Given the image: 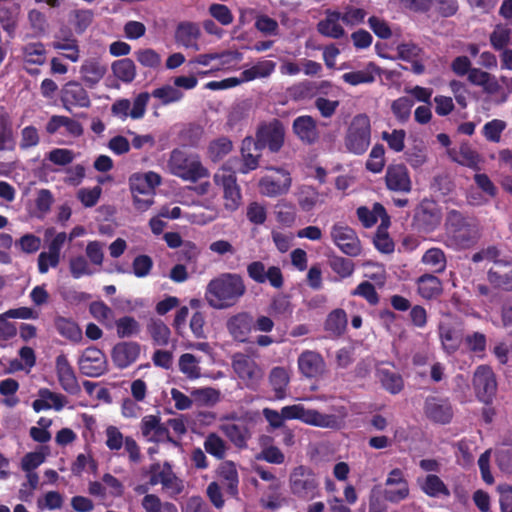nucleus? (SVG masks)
<instances>
[{"instance_id":"6e6d98bb","label":"nucleus","mask_w":512,"mask_h":512,"mask_svg":"<svg viewBox=\"0 0 512 512\" xmlns=\"http://www.w3.org/2000/svg\"><path fill=\"white\" fill-rule=\"evenodd\" d=\"M46 50L42 42L28 43L23 47L25 62L29 64L42 65L45 63Z\"/></svg>"},{"instance_id":"a18cd8bd","label":"nucleus","mask_w":512,"mask_h":512,"mask_svg":"<svg viewBox=\"0 0 512 512\" xmlns=\"http://www.w3.org/2000/svg\"><path fill=\"white\" fill-rule=\"evenodd\" d=\"M119 338L137 336L141 331L140 323L133 316H123L113 322Z\"/></svg>"},{"instance_id":"423d86ee","label":"nucleus","mask_w":512,"mask_h":512,"mask_svg":"<svg viewBox=\"0 0 512 512\" xmlns=\"http://www.w3.org/2000/svg\"><path fill=\"white\" fill-rule=\"evenodd\" d=\"M291 493L303 500L320 496L319 482L311 468L300 465L293 469L289 477Z\"/></svg>"},{"instance_id":"cd10ccee","label":"nucleus","mask_w":512,"mask_h":512,"mask_svg":"<svg viewBox=\"0 0 512 512\" xmlns=\"http://www.w3.org/2000/svg\"><path fill=\"white\" fill-rule=\"evenodd\" d=\"M146 330L154 346L164 347L169 344L171 331L162 319L151 317L146 324Z\"/></svg>"},{"instance_id":"0eeeda50","label":"nucleus","mask_w":512,"mask_h":512,"mask_svg":"<svg viewBox=\"0 0 512 512\" xmlns=\"http://www.w3.org/2000/svg\"><path fill=\"white\" fill-rule=\"evenodd\" d=\"M285 420H300L301 422L321 428H336L338 418L333 414H324L315 409H306L301 404L284 406L282 409Z\"/></svg>"},{"instance_id":"6e6552de","label":"nucleus","mask_w":512,"mask_h":512,"mask_svg":"<svg viewBox=\"0 0 512 512\" xmlns=\"http://www.w3.org/2000/svg\"><path fill=\"white\" fill-rule=\"evenodd\" d=\"M475 397L485 405H491L497 394L498 383L492 367L487 364L477 366L472 376Z\"/></svg>"},{"instance_id":"ddd939ff","label":"nucleus","mask_w":512,"mask_h":512,"mask_svg":"<svg viewBox=\"0 0 512 512\" xmlns=\"http://www.w3.org/2000/svg\"><path fill=\"white\" fill-rule=\"evenodd\" d=\"M80 372L88 377H99L108 370L104 352L94 346L86 348L78 361Z\"/></svg>"},{"instance_id":"a211bd4d","label":"nucleus","mask_w":512,"mask_h":512,"mask_svg":"<svg viewBox=\"0 0 512 512\" xmlns=\"http://www.w3.org/2000/svg\"><path fill=\"white\" fill-rule=\"evenodd\" d=\"M60 100L63 107L71 111L72 107L88 108L91 101L86 89L78 81H68L60 91Z\"/></svg>"},{"instance_id":"69168bd1","label":"nucleus","mask_w":512,"mask_h":512,"mask_svg":"<svg viewBox=\"0 0 512 512\" xmlns=\"http://www.w3.org/2000/svg\"><path fill=\"white\" fill-rule=\"evenodd\" d=\"M171 469L172 466L169 462H164L163 465H161L159 462L152 463L148 470L150 475L148 484L150 486H155L159 483L163 485L164 479L167 478Z\"/></svg>"},{"instance_id":"2eb2a0df","label":"nucleus","mask_w":512,"mask_h":512,"mask_svg":"<svg viewBox=\"0 0 512 512\" xmlns=\"http://www.w3.org/2000/svg\"><path fill=\"white\" fill-rule=\"evenodd\" d=\"M424 414L437 424H449L454 416L453 406L448 398L428 396L424 402Z\"/></svg>"},{"instance_id":"49530a36","label":"nucleus","mask_w":512,"mask_h":512,"mask_svg":"<svg viewBox=\"0 0 512 512\" xmlns=\"http://www.w3.org/2000/svg\"><path fill=\"white\" fill-rule=\"evenodd\" d=\"M314 81L303 80L288 88V94L293 101H307L316 97Z\"/></svg>"},{"instance_id":"e2e57ef3","label":"nucleus","mask_w":512,"mask_h":512,"mask_svg":"<svg viewBox=\"0 0 512 512\" xmlns=\"http://www.w3.org/2000/svg\"><path fill=\"white\" fill-rule=\"evenodd\" d=\"M384 154L385 149L382 144L374 145L366 162V169L372 173L381 172L385 165Z\"/></svg>"},{"instance_id":"37998d69","label":"nucleus","mask_w":512,"mask_h":512,"mask_svg":"<svg viewBox=\"0 0 512 512\" xmlns=\"http://www.w3.org/2000/svg\"><path fill=\"white\" fill-rule=\"evenodd\" d=\"M150 95L158 99L162 106L180 102L184 98V93L180 89L169 84L155 88Z\"/></svg>"},{"instance_id":"f3484780","label":"nucleus","mask_w":512,"mask_h":512,"mask_svg":"<svg viewBox=\"0 0 512 512\" xmlns=\"http://www.w3.org/2000/svg\"><path fill=\"white\" fill-rule=\"evenodd\" d=\"M55 371L61 388L70 395H77L81 391L74 368L64 353L55 359Z\"/></svg>"},{"instance_id":"dca6fc26","label":"nucleus","mask_w":512,"mask_h":512,"mask_svg":"<svg viewBox=\"0 0 512 512\" xmlns=\"http://www.w3.org/2000/svg\"><path fill=\"white\" fill-rule=\"evenodd\" d=\"M439 209L434 201L424 199L416 207L414 225L424 232L433 231L440 223Z\"/></svg>"},{"instance_id":"4be33fe9","label":"nucleus","mask_w":512,"mask_h":512,"mask_svg":"<svg viewBox=\"0 0 512 512\" xmlns=\"http://www.w3.org/2000/svg\"><path fill=\"white\" fill-rule=\"evenodd\" d=\"M141 347L138 342L117 343L111 352L114 365L119 369H125L133 364L140 355Z\"/></svg>"},{"instance_id":"a878e982","label":"nucleus","mask_w":512,"mask_h":512,"mask_svg":"<svg viewBox=\"0 0 512 512\" xmlns=\"http://www.w3.org/2000/svg\"><path fill=\"white\" fill-rule=\"evenodd\" d=\"M261 149L254 143V138L251 136L245 137L241 145V155L243 163L239 168L242 174L255 170L259 165V158L261 157Z\"/></svg>"},{"instance_id":"ea45409f","label":"nucleus","mask_w":512,"mask_h":512,"mask_svg":"<svg viewBox=\"0 0 512 512\" xmlns=\"http://www.w3.org/2000/svg\"><path fill=\"white\" fill-rule=\"evenodd\" d=\"M54 326L62 337L72 342H79L82 339V331L80 327L70 318L56 316L54 319Z\"/></svg>"},{"instance_id":"e433bc0d","label":"nucleus","mask_w":512,"mask_h":512,"mask_svg":"<svg viewBox=\"0 0 512 512\" xmlns=\"http://www.w3.org/2000/svg\"><path fill=\"white\" fill-rule=\"evenodd\" d=\"M347 314L341 309L332 310L324 323V329L333 337H339L344 334L347 328Z\"/></svg>"},{"instance_id":"8fccbe9b","label":"nucleus","mask_w":512,"mask_h":512,"mask_svg":"<svg viewBox=\"0 0 512 512\" xmlns=\"http://www.w3.org/2000/svg\"><path fill=\"white\" fill-rule=\"evenodd\" d=\"M413 106H414L413 99H411L407 96H402V97L395 99L392 102L391 111H392L394 117L396 118V120L399 123L404 124L410 119L411 110H412Z\"/></svg>"},{"instance_id":"f8f14e48","label":"nucleus","mask_w":512,"mask_h":512,"mask_svg":"<svg viewBox=\"0 0 512 512\" xmlns=\"http://www.w3.org/2000/svg\"><path fill=\"white\" fill-rule=\"evenodd\" d=\"M141 432L149 442L156 444L170 443L175 447L180 446V442L170 435L167 424L161 423V418L157 415H146L142 418Z\"/></svg>"},{"instance_id":"473e14b6","label":"nucleus","mask_w":512,"mask_h":512,"mask_svg":"<svg viewBox=\"0 0 512 512\" xmlns=\"http://www.w3.org/2000/svg\"><path fill=\"white\" fill-rule=\"evenodd\" d=\"M468 81L473 85L482 87L484 92L488 94H496L500 90V85L495 76L478 68L470 70Z\"/></svg>"},{"instance_id":"4d7b16f0","label":"nucleus","mask_w":512,"mask_h":512,"mask_svg":"<svg viewBox=\"0 0 512 512\" xmlns=\"http://www.w3.org/2000/svg\"><path fill=\"white\" fill-rule=\"evenodd\" d=\"M512 30L507 25H496L490 34V44L497 50L501 51L510 44Z\"/></svg>"},{"instance_id":"1a4fd4ad","label":"nucleus","mask_w":512,"mask_h":512,"mask_svg":"<svg viewBox=\"0 0 512 512\" xmlns=\"http://www.w3.org/2000/svg\"><path fill=\"white\" fill-rule=\"evenodd\" d=\"M285 129L282 122L273 119L269 122H262L255 134L254 143L261 150L268 148L270 152L277 153L283 147Z\"/></svg>"},{"instance_id":"09e8293b","label":"nucleus","mask_w":512,"mask_h":512,"mask_svg":"<svg viewBox=\"0 0 512 512\" xmlns=\"http://www.w3.org/2000/svg\"><path fill=\"white\" fill-rule=\"evenodd\" d=\"M222 431L236 447L244 448L247 446L249 433L246 426L234 423L225 424L222 426Z\"/></svg>"},{"instance_id":"412c9836","label":"nucleus","mask_w":512,"mask_h":512,"mask_svg":"<svg viewBox=\"0 0 512 512\" xmlns=\"http://www.w3.org/2000/svg\"><path fill=\"white\" fill-rule=\"evenodd\" d=\"M226 326L235 341L245 343L254 328V318L248 312H240L231 316Z\"/></svg>"},{"instance_id":"052dcab7","label":"nucleus","mask_w":512,"mask_h":512,"mask_svg":"<svg viewBox=\"0 0 512 512\" xmlns=\"http://www.w3.org/2000/svg\"><path fill=\"white\" fill-rule=\"evenodd\" d=\"M487 279L495 289H499L505 292L512 291V271L502 274L498 271L490 269L487 272Z\"/></svg>"},{"instance_id":"7c9ffc66","label":"nucleus","mask_w":512,"mask_h":512,"mask_svg":"<svg viewBox=\"0 0 512 512\" xmlns=\"http://www.w3.org/2000/svg\"><path fill=\"white\" fill-rule=\"evenodd\" d=\"M52 47L55 50L63 51L62 56L71 62H77L80 58L78 40L71 32L66 36H56V39L52 42Z\"/></svg>"},{"instance_id":"39448f33","label":"nucleus","mask_w":512,"mask_h":512,"mask_svg":"<svg viewBox=\"0 0 512 512\" xmlns=\"http://www.w3.org/2000/svg\"><path fill=\"white\" fill-rule=\"evenodd\" d=\"M371 142V124L366 114L356 115L348 126L344 145L348 152L355 155L364 154Z\"/></svg>"},{"instance_id":"f03ea898","label":"nucleus","mask_w":512,"mask_h":512,"mask_svg":"<svg viewBox=\"0 0 512 512\" xmlns=\"http://www.w3.org/2000/svg\"><path fill=\"white\" fill-rule=\"evenodd\" d=\"M444 226L449 245L457 250L470 249L481 238L479 220L456 209L447 212Z\"/></svg>"},{"instance_id":"4468645a","label":"nucleus","mask_w":512,"mask_h":512,"mask_svg":"<svg viewBox=\"0 0 512 512\" xmlns=\"http://www.w3.org/2000/svg\"><path fill=\"white\" fill-rule=\"evenodd\" d=\"M331 238L344 254L356 257L361 253L360 240L352 228L338 223L334 224L331 228Z\"/></svg>"},{"instance_id":"5fc2aeb1","label":"nucleus","mask_w":512,"mask_h":512,"mask_svg":"<svg viewBox=\"0 0 512 512\" xmlns=\"http://www.w3.org/2000/svg\"><path fill=\"white\" fill-rule=\"evenodd\" d=\"M89 311L91 315L107 328H111L114 322L113 310L102 301H95L90 304Z\"/></svg>"},{"instance_id":"864d4df0","label":"nucleus","mask_w":512,"mask_h":512,"mask_svg":"<svg viewBox=\"0 0 512 512\" xmlns=\"http://www.w3.org/2000/svg\"><path fill=\"white\" fill-rule=\"evenodd\" d=\"M136 61L145 68L158 69L162 59L160 54L152 48H141L134 52Z\"/></svg>"},{"instance_id":"58836bf2","label":"nucleus","mask_w":512,"mask_h":512,"mask_svg":"<svg viewBox=\"0 0 512 512\" xmlns=\"http://www.w3.org/2000/svg\"><path fill=\"white\" fill-rule=\"evenodd\" d=\"M379 72V67L370 62L365 70L344 73L342 79L345 83L352 86L369 84L375 81V74H379Z\"/></svg>"},{"instance_id":"4c0bfd02","label":"nucleus","mask_w":512,"mask_h":512,"mask_svg":"<svg viewBox=\"0 0 512 512\" xmlns=\"http://www.w3.org/2000/svg\"><path fill=\"white\" fill-rule=\"evenodd\" d=\"M113 75L125 84L132 83L137 75L136 65L130 58L116 60L111 65Z\"/></svg>"},{"instance_id":"b1692460","label":"nucleus","mask_w":512,"mask_h":512,"mask_svg":"<svg viewBox=\"0 0 512 512\" xmlns=\"http://www.w3.org/2000/svg\"><path fill=\"white\" fill-rule=\"evenodd\" d=\"M292 129L294 134L304 144L312 145L319 140L317 122L310 115H302L295 118Z\"/></svg>"},{"instance_id":"603ef678","label":"nucleus","mask_w":512,"mask_h":512,"mask_svg":"<svg viewBox=\"0 0 512 512\" xmlns=\"http://www.w3.org/2000/svg\"><path fill=\"white\" fill-rule=\"evenodd\" d=\"M422 262L433 269L434 273H442L446 269V257L440 248H430L422 256Z\"/></svg>"},{"instance_id":"3c124183","label":"nucleus","mask_w":512,"mask_h":512,"mask_svg":"<svg viewBox=\"0 0 512 512\" xmlns=\"http://www.w3.org/2000/svg\"><path fill=\"white\" fill-rule=\"evenodd\" d=\"M204 449L211 456L222 460L226 456L227 446L218 434L209 433L204 441Z\"/></svg>"},{"instance_id":"9d476101","label":"nucleus","mask_w":512,"mask_h":512,"mask_svg":"<svg viewBox=\"0 0 512 512\" xmlns=\"http://www.w3.org/2000/svg\"><path fill=\"white\" fill-rule=\"evenodd\" d=\"M271 174L263 176L258 183L259 191L267 197L286 194L292 184L290 173L283 168H270Z\"/></svg>"},{"instance_id":"20e7f679","label":"nucleus","mask_w":512,"mask_h":512,"mask_svg":"<svg viewBox=\"0 0 512 512\" xmlns=\"http://www.w3.org/2000/svg\"><path fill=\"white\" fill-rule=\"evenodd\" d=\"M249 354L237 352L233 354L232 368L238 378L250 389H255L264 376V371L256 362L257 350L248 349Z\"/></svg>"},{"instance_id":"2f4dec72","label":"nucleus","mask_w":512,"mask_h":512,"mask_svg":"<svg viewBox=\"0 0 512 512\" xmlns=\"http://www.w3.org/2000/svg\"><path fill=\"white\" fill-rule=\"evenodd\" d=\"M423 493L429 497H449L450 491L442 479L435 474H428L424 479L417 480Z\"/></svg>"},{"instance_id":"7ed1b4c3","label":"nucleus","mask_w":512,"mask_h":512,"mask_svg":"<svg viewBox=\"0 0 512 512\" xmlns=\"http://www.w3.org/2000/svg\"><path fill=\"white\" fill-rule=\"evenodd\" d=\"M169 168L173 175L193 183L209 176L208 170L202 165L197 155L187 154L179 149L172 151Z\"/></svg>"},{"instance_id":"c9c22d12","label":"nucleus","mask_w":512,"mask_h":512,"mask_svg":"<svg viewBox=\"0 0 512 512\" xmlns=\"http://www.w3.org/2000/svg\"><path fill=\"white\" fill-rule=\"evenodd\" d=\"M290 382L288 371L284 367H274L269 374V383L274 391V398L282 400L287 396Z\"/></svg>"},{"instance_id":"a19ab883","label":"nucleus","mask_w":512,"mask_h":512,"mask_svg":"<svg viewBox=\"0 0 512 512\" xmlns=\"http://www.w3.org/2000/svg\"><path fill=\"white\" fill-rule=\"evenodd\" d=\"M275 66H276L275 62H273L271 60H264V61L258 62L257 64L253 65L252 67L243 70L240 73L239 80H241V83H243V82L253 81L257 78L268 77L275 70Z\"/></svg>"},{"instance_id":"72a5a7b5","label":"nucleus","mask_w":512,"mask_h":512,"mask_svg":"<svg viewBox=\"0 0 512 512\" xmlns=\"http://www.w3.org/2000/svg\"><path fill=\"white\" fill-rule=\"evenodd\" d=\"M106 71V67L96 59H87L80 67L82 79L89 87L99 83L106 74Z\"/></svg>"},{"instance_id":"680f3d73","label":"nucleus","mask_w":512,"mask_h":512,"mask_svg":"<svg viewBox=\"0 0 512 512\" xmlns=\"http://www.w3.org/2000/svg\"><path fill=\"white\" fill-rule=\"evenodd\" d=\"M329 266L341 278L350 277L355 269L354 263L348 258L332 256L329 258Z\"/></svg>"},{"instance_id":"bf43d9fd","label":"nucleus","mask_w":512,"mask_h":512,"mask_svg":"<svg viewBox=\"0 0 512 512\" xmlns=\"http://www.w3.org/2000/svg\"><path fill=\"white\" fill-rule=\"evenodd\" d=\"M179 370L190 379H196L200 376L199 361L190 353H184L179 358Z\"/></svg>"},{"instance_id":"aec40b11","label":"nucleus","mask_w":512,"mask_h":512,"mask_svg":"<svg viewBox=\"0 0 512 512\" xmlns=\"http://www.w3.org/2000/svg\"><path fill=\"white\" fill-rule=\"evenodd\" d=\"M385 183L389 190L409 193L412 189L410 174L404 164L389 165L385 174Z\"/></svg>"},{"instance_id":"bb28decb","label":"nucleus","mask_w":512,"mask_h":512,"mask_svg":"<svg viewBox=\"0 0 512 512\" xmlns=\"http://www.w3.org/2000/svg\"><path fill=\"white\" fill-rule=\"evenodd\" d=\"M341 20V12L326 11V17L317 24L318 32L326 37L340 39L345 35L344 28L339 24Z\"/></svg>"},{"instance_id":"0e129e2a","label":"nucleus","mask_w":512,"mask_h":512,"mask_svg":"<svg viewBox=\"0 0 512 512\" xmlns=\"http://www.w3.org/2000/svg\"><path fill=\"white\" fill-rule=\"evenodd\" d=\"M232 147V142L228 138H218L210 143L209 155L213 161H218L226 156L232 150Z\"/></svg>"},{"instance_id":"de8ad7c7","label":"nucleus","mask_w":512,"mask_h":512,"mask_svg":"<svg viewBox=\"0 0 512 512\" xmlns=\"http://www.w3.org/2000/svg\"><path fill=\"white\" fill-rule=\"evenodd\" d=\"M296 196L300 209L304 212H309L317 205L320 194L316 188L303 185L299 188Z\"/></svg>"},{"instance_id":"393cba45","label":"nucleus","mask_w":512,"mask_h":512,"mask_svg":"<svg viewBox=\"0 0 512 512\" xmlns=\"http://www.w3.org/2000/svg\"><path fill=\"white\" fill-rule=\"evenodd\" d=\"M200 35V27L194 22H181L177 25L175 30L176 42L185 48H191L194 50H199L198 40Z\"/></svg>"},{"instance_id":"5701e85b","label":"nucleus","mask_w":512,"mask_h":512,"mask_svg":"<svg viewBox=\"0 0 512 512\" xmlns=\"http://www.w3.org/2000/svg\"><path fill=\"white\" fill-rule=\"evenodd\" d=\"M298 368L306 378L321 376L326 368L322 355L316 351L305 350L298 357Z\"/></svg>"},{"instance_id":"c03bdc74","label":"nucleus","mask_w":512,"mask_h":512,"mask_svg":"<svg viewBox=\"0 0 512 512\" xmlns=\"http://www.w3.org/2000/svg\"><path fill=\"white\" fill-rule=\"evenodd\" d=\"M464 344L469 352L474 354L478 359H484L487 349V337L482 332H472L464 337Z\"/></svg>"},{"instance_id":"6ab92c4d","label":"nucleus","mask_w":512,"mask_h":512,"mask_svg":"<svg viewBox=\"0 0 512 512\" xmlns=\"http://www.w3.org/2000/svg\"><path fill=\"white\" fill-rule=\"evenodd\" d=\"M247 274L254 282L263 284L266 281L276 289H280L284 284V278L281 269L278 266H270L267 270L261 261H253L247 265Z\"/></svg>"},{"instance_id":"f704fd0d","label":"nucleus","mask_w":512,"mask_h":512,"mask_svg":"<svg viewBox=\"0 0 512 512\" xmlns=\"http://www.w3.org/2000/svg\"><path fill=\"white\" fill-rule=\"evenodd\" d=\"M417 290L419 295L427 300L436 298L442 293V283L433 274H423L417 279Z\"/></svg>"},{"instance_id":"c85d7f7f","label":"nucleus","mask_w":512,"mask_h":512,"mask_svg":"<svg viewBox=\"0 0 512 512\" xmlns=\"http://www.w3.org/2000/svg\"><path fill=\"white\" fill-rule=\"evenodd\" d=\"M219 476L226 493L232 498H237L239 494V476L235 464L232 461L224 462L219 468Z\"/></svg>"},{"instance_id":"338daca9","label":"nucleus","mask_w":512,"mask_h":512,"mask_svg":"<svg viewBox=\"0 0 512 512\" xmlns=\"http://www.w3.org/2000/svg\"><path fill=\"white\" fill-rule=\"evenodd\" d=\"M506 128V122L500 119H493L483 126V136L490 142L498 143L501 134Z\"/></svg>"},{"instance_id":"c756f323","label":"nucleus","mask_w":512,"mask_h":512,"mask_svg":"<svg viewBox=\"0 0 512 512\" xmlns=\"http://www.w3.org/2000/svg\"><path fill=\"white\" fill-rule=\"evenodd\" d=\"M376 376L382 387L390 394L396 395L404 388L402 376L392 369L379 367L376 370Z\"/></svg>"},{"instance_id":"f257e3e1","label":"nucleus","mask_w":512,"mask_h":512,"mask_svg":"<svg viewBox=\"0 0 512 512\" xmlns=\"http://www.w3.org/2000/svg\"><path fill=\"white\" fill-rule=\"evenodd\" d=\"M244 278L238 273H222L211 279L206 287L205 299L217 310L235 306L246 294Z\"/></svg>"},{"instance_id":"774afa93","label":"nucleus","mask_w":512,"mask_h":512,"mask_svg":"<svg viewBox=\"0 0 512 512\" xmlns=\"http://www.w3.org/2000/svg\"><path fill=\"white\" fill-rule=\"evenodd\" d=\"M208 12L212 18L223 26L232 24L234 16L228 6L220 3H213L209 6Z\"/></svg>"},{"instance_id":"13d9d810","label":"nucleus","mask_w":512,"mask_h":512,"mask_svg":"<svg viewBox=\"0 0 512 512\" xmlns=\"http://www.w3.org/2000/svg\"><path fill=\"white\" fill-rule=\"evenodd\" d=\"M440 339L444 350L448 354L455 353L461 344V336L452 327L444 328L440 331Z\"/></svg>"},{"instance_id":"9b49d317","label":"nucleus","mask_w":512,"mask_h":512,"mask_svg":"<svg viewBox=\"0 0 512 512\" xmlns=\"http://www.w3.org/2000/svg\"><path fill=\"white\" fill-rule=\"evenodd\" d=\"M214 182L223 189L225 209L231 212L237 210L242 196L235 173L223 167L220 172L214 175Z\"/></svg>"},{"instance_id":"79ce46f5","label":"nucleus","mask_w":512,"mask_h":512,"mask_svg":"<svg viewBox=\"0 0 512 512\" xmlns=\"http://www.w3.org/2000/svg\"><path fill=\"white\" fill-rule=\"evenodd\" d=\"M13 130L9 115L4 106H0V151L14 149Z\"/></svg>"}]
</instances>
